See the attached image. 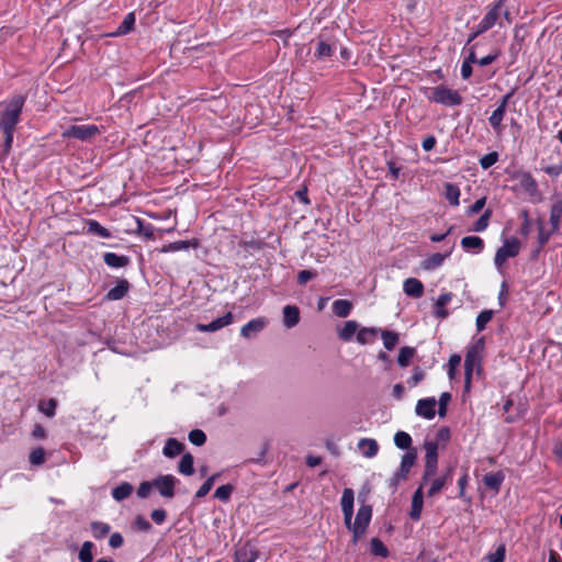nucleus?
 Instances as JSON below:
<instances>
[{"label": "nucleus", "mask_w": 562, "mask_h": 562, "mask_svg": "<svg viewBox=\"0 0 562 562\" xmlns=\"http://www.w3.org/2000/svg\"><path fill=\"white\" fill-rule=\"evenodd\" d=\"M153 482L154 487L158 490L162 497L171 498L175 496V486L178 480L173 475H159Z\"/></svg>", "instance_id": "nucleus-10"}, {"label": "nucleus", "mask_w": 562, "mask_h": 562, "mask_svg": "<svg viewBox=\"0 0 562 562\" xmlns=\"http://www.w3.org/2000/svg\"><path fill=\"white\" fill-rule=\"evenodd\" d=\"M424 448L426 451L424 481H427L429 477L434 476L437 471L438 441L426 440Z\"/></svg>", "instance_id": "nucleus-8"}, {"label": "nucleus", "mask_w": 562, "mask_h": 562, "mask_svg": "<svg viewBox=\"0 0 562 562\" xmlns=\"http://www.w3.org/2000/svg\"><path fill=\"white\" fill-rule=\"evenodd\" d=\"M461 246L464 250L479 254L484 247L483 239L477 236H465L461 239Z\"/></svg>", "instance_id": "nucleus-27"}, {"label": "nucleus", "mask_w": 562, "mask_h": 562, "mask_svg": "<svg viewBox=\"0 0 562 562\" xmlns=\"http://www.w3.org/2000/svg\"><path fill=\"white\" fill-rule=\"evenodd\" d=\"M544 172L552 177H559L562 173V164L561 165H553V166H547L543 168Z\"/></svg>", "instance_id": "nucleus-64"}, {"label": "nucleus", "mask_w": 562, "mask_h": 562, "mask_svg": "<svg viewBox=\"0 0 562 562\" xmlns=\"http://www.w3.org/2000/svg\"><path fill=\"white\" fill-rule=\"evenodd\" d=\"M450 439V430L446 427H442L438 430L436 440L438 441V446L440 443L445 445Z\"/></svg>", "instance_id": "nucleus-62"}, {"label": "nucleus", "mask_w": 562, "mask_h": 562, "mask_svg": "<svg viewBox=\"0 0 562 562\" xmlns=\"http://www.w3.org/2000/svg\"><path fill=\"white\" fill-rule=\"evenodd\" d=\"M505 114H506V111L503 110V108L502 109L496 108L492 112L491 116L488 117V122L496 134L503 133L504 126L502 123L504 121Z\"/></svg>", "instance_id": "nucleus-30"}, {"label": "nucleus", "mask_w": 562, "mask_h": 562, "mask_svg": "<svg viewBox=\"0 0 562 562\" xmlns=\"http://www.w3.org/2000/svg\"><path fill=\"white\" fill-rule=\"evenodd\" d=\"M425 378L424 372L419 368H415L412 376L407 380L409 386H416Z\"/></svg>", "instance_id": "nucleus-57"}, {"label": "nucleus", "mask_w": 562, "mask_h": 562, "mask_svg": "<svg viewBox=\"0 0 562 562\" xmlns=\"http://www.w3.org/2000/svg\"><path fill=\"white\" fill-rule=\"evenodd\" d=\"M283 325L286 328H293L300 322V310L295 305H285L283 307Z\"/></svg>", "instance_id": "nucleus-17"}, {"label": "nucleus", "mask_w": 562, "mask_h": 562, "mask_svg": "<svg viewBox=\"0 0 562 562\" xmlns=\"http://www.w3.org/2000/svg\"><path fill=\"white\" fill-rule=\"evenodd\" d=\"M190 247L196 248L198 241L196 240H178L173 241L167 245H164L159 251L160 252H173V251H180V250H187Z\"/></svg>", "instance_id": "nucleus-22"}, {"label": "nucleus", "mask_w": 562, "mask_h": 562, "mask_svg": "<svg viewBox=\"0 0 562 562\" xmlns=\"http://www.w3.org/2000/svg\"><path fill=\"white\" fill-rule=\"evenodd\" d=\"M134 24L135 14L133 12H130L125 15L124 20L119 25V27L113 33H111V36H122L130 33L133 30Z\"/></svg>", "instance_id": "nucleus-31"}, {"label": "nucleus", "mask_w": 562, "mask_h": 562, "mask_svg": "<svg viewBox=\"0 0 562 562\" xmlns=\"http://www.w3.org/2000/svg\"><path fill=\"white\" fill-rule=\"evenodd\" d=\"M445 196L451 205L458 206L460 201V189L453 183L445 184Z\"/></svg>", "instance_id": "nucleus-36"}, {"label": "nucleus", "mask_w": 562, "mask_h": 562, "mask_svg": "<svg viewBox=\"0 0 562 562\" xmlns=\"http://www.w3.org/2000/svg\"><path fill=\"white\" fill-rule=\"evenodd\" d=\"M514 180L516 181L514 190L522 194L529 202L539 203L542 201V193L530 172H517L514 175Z\"/></svg>", "instance_id": "nucleus-2"}, {"label": "nucleus", "mask_w": 562, "mask_h": 562, "mask_svg": "<svg viewBox=\"0 0 562 562\" xmlns=\"http://www.w3.org/2000/svg\"><path fill=\"white\" fill-rule=\"evenodd\" d=\"M86 226L89 234H93L102 238H109L111 236L110 232L95 220H87Z\"/></svg>", "instance_id": "nucleus-34"}, {"label": "nucleus", "mask_w": 562, "mask_h": 562, "mask_svg": "<svg viewBox=\"0 0 562 562\" xmlns=\"http://www.w3.org/2000/svg\"><path fill=\"white\" fill-rule=\"evenodd\" d=\"M505 546L499 544L495 552H491L486 555L488 562H504L505 559Z\"/></svg>", "instance_id": "nucleus-53"}, {"label": "nucleus", "mask_w": 562, "mask_h": 562, "mask_svg": "<svg viewBox=\"0 0 562 562\" xmlns=\"http://www.w3.org/2000/svg\"><path fill=\"white\" fill-rule=\"evenodd\" d=\"M359 324L356 321H347L342 327L338 328V337L344 341H350L358 334Z\"/></svg>", "instance_id": "nucleus-23"}, {"label": "nucleus", "mask_w": 562, "mask_h": 562, "mask_svg": "<svg viewBox=\"0 0 562 562\" xmlns=\"http://www.w3.org/2000/svg\"><path fill=\"white\" fill-rule=\"evenodd\" d=\"M268 322L265 317H257V318H254L251 321H249L248 323H246L241 328H240V335L246 338V339H250V338H254L256 337L260 331H262L265 329V327L267 326Z\"/></svg>", "instance_id": "nucleus-14"}, {"label": "nucleus", "mask_w": 562, "mask_h": 562, "mask_svg": "<svg viewBox=\"0 0 562 562\" xmlns=\"http://www.w3.org/2000/svg\"><path fill=\"white\" fill-rule=\"evenodd\" d=\"M502 18V1H495L487 5L486 13L476 25V34H483L486 31L491 30L497 23L502 25L499 22Z\"/></svg>", "instance_id": "nucleus-5"}, {"label": "nucleus", "mask_w": 562, "mask_h": 562, "mask_svg": "<svg viewBox=\"0 0 562 562\" xmlns=\"http://www.w3.org/2000/svg\"><path fill=\"white\" fill-rule=\"evenodd\" d=\"M150 517L157 525H161L166 520L167 513L165 509H154Z\"/></svg>", "instance_id": "nucleus-61"}, {"label": "nucleus", "mask_w": 562, "mask_h": 562, "mask_svg": "<svg viewBox=\"0 0 562 562\" xmlns=\"http://www.w3.org/2000/svg\"><path fill=\"white\" fill-rule=\"evenodd\" d=\"M417 454L414 450H408L402 457L400 470L392 477V484L396 485L398 482L406 480L412 467L416 461Z\"/></svg>", "instance_id": "nucleus-11"}, {"label": "nucleus", "mask_w": 562, "mask_h": 562, "mask_svg": "<svg viewBox=\"0 0 562 562\" xmlns=\"http://www.w3.org/2000/svg\"><path fill=\"white\" fill-rule=\"evenodd\" d=\"M370 549H371V552L376 555V557H382V558H385L387 557L389 554V550L387 548L384 546V543L378 539V538H373L370 542Z\"/></svg>", "instance_id": "nucleus-44"}, {"label": "nucleus", "mask_w": 562, "mask_h": 562, "mask_svg": "<svg viewBox=\"0 0 562 562\" xmlns=\"http://www.w3.org/2000/svg\"><path fill=\"white\" fill-rule=\"evenodd\" d=\"M427 99L431 102L446 106H456L462 103V97L460 93L447 88L446 86L430 88L429 93H427Z\"/></svg>", "instance_id": "nucleus-4"}, {"label": "nucleus", "mask_w": 562, "mask_h": 562, "mask_svg": "<svg viewBox=\"0 0 562 562\" xmlns=\"http://www.w3.org/2000/svg\"><path fill=\"white\" fill-rule=\"evenodd\" d=\"M135 527L140 531H149L151 528V525L144 516H136L134 520Z\"/></svg>", "instance_id": "nucleus-58"}, {"label": "nucleus", "mask_w": 562, "mask_h": 562, "mask_svg": "<svg viewBox=\"0 0 562 562\" xmlns=\"http://www.w3.org/2000/svg\"><path fill=\"white\" fill-rule=\"evenodd\" d=\"M91 530L95 539H102L111 531V527L109 524L105 522L92 521Z\"/></svg>", "instance_id": "nucleus-40"}, {"label": "nucleus", "mask_w": 562, "mask_h": 562, "mask_svg": "<svg viewBox=\"0 0 562 562\" xmlns=\"http://www.w3.org/2000/svg\"><path fill=\"white\" fill-rule=\"evenodd\" d=\"M503 481L504 474L502 472L488 473L483 477L485 486L496 492H498Z\"/></svg>", "instance_id": "nucleus-33"}, {"label": "nucleus", "mask_w": 562, "mask_h": 562, "mask_svg": "<svg viewBox=\"0 0 562 562\" xmlns=\"http://www.w3.org/2000/svg\"><path fill=\"white\" fill-rule=\"evenodd\" d=\"M498 160V154L496 151L488 153L480 158V165L483 169H488Z\"/></svg>", "instance_id": "nucleus-52"}, {"label": "nucleus", "mask_w": 562, "mask_h": 562, "mask_svg": "<svg viewBox=\"0 0 562 562\" xmlns=\"http://www.w3.org/2000/svg\"><path fill=\"white\" fill-rule=\"evenodd\" d=\"M491 216V211L486 210L483 215L475 222L474 224V231L475 232H483L488 226V221Z\"/></svg>", "instance_id": "nucleus-55"}, {"label": "nucleus", "mask_w": 562, "mask_h": 562, "mask_svg": "<svg viewBox=\"0 0 562 562\" xmlns=\"http://www.w3.org/2000/svg\"><path fill=\"white\" fill-rule=\"evenodd\" d=\"M357 449L364 458L370 459L378 454L379 445L375 439L361 438L357 443Z\"/></svg>", "instance_id": "nucleus-16"}, {"label": "nucleus", "mask_w": 562, "mask_h": 562, "mask_svg": "<svg viewBox=\"0 0 562 562\" xmlns=\"http://www.w3.org/2000/svg\"><path fill=\"white\" fill-rule=\"evenodd\" d=\"M493 312L492 311H483L476 317V328L479 331H482L486 324L492 319Z\"/></svg>", "instance_id": "nucleus-49"}, {"label": "nucleus", "mask_w": 562, "mask_h": 562, "mask_svg": "<svg viewBox=\"0 0 562 562\" xmlns=\"http://www.w3.org/2000/svg\"><path fill=\"white\" fill-rule=\"evenodd\" d=\"M394 443L400 449H409L412 446V437L405 431H397L394 436Z\"/></svg>", "instance_id": "nucleus-42"}, {"label": "nucleus", "mask_w": 562, "mask_h": 562, "mask_svg": "<svg viewBox=\"0 0 562 562\" xmlns=\"http://www.w3.org/2000/svg\"><path fill=\"white\" fill-rule=\"evenodd\" d=\"M189 440L194 446H202L206 441V436L202 430L194 429L189 432Z\"/></svg>", "instance_id": "nucleus-48"}, {"label": "nucleus", "mask_w": 562, "mask_h": 562, "mask_svg": "<svg viewBox=\"0 0 562 562\" xmlns=\"http://www.w3.org/2000/svg\"><path fill=\"white\" fill-rule=\"evenodd\" d=\"M178 470L183 475H192L194 473L193 457L190 453L182 456Z\"/></svg>", "instance_id": "nucleus-38"}, {"label": "nucleus", "mask_w": 562, "mask_h": 562, "mask_svg": "<svg viewBox=\"0 0 562 562\" xmlns=\"http://www.w3.org/2000/svg\"><path fill=\"white\" fill-rule=\"evenodd\" d=\"M403 290L406 295L417 299L423 295L424 285L418 279L408 278L404 281Z\"/></svg>", "instance_id": "nucleus-18"}, {"label": "nucleus", "mask_w": 562, "mask_h": 562, "mask_svg": "<svg viewBox=\"0 0 562 562\" xmlns=\"http://www.w3.org/2000/svg\"><path fill=\"white\" fill-rule=\"evenodd\" d=\"M423 504H424L423 486H419L415 491V493L413 495V499H412V508L409 512V516L412 519L419 520L420 515H422Z\"/></svg>", "instance_id": "nucleus-19"}, {"label": "nucleus", "mask_w": 562, "mask_h": 562, "mask_svg": "<svg viewBox=\"0 0 562 562\" xmlns=\"http://www.w3.org/2000/svg\"><path fill=\"white\" fill-rule=\"evenodd\" d=\"M24 105V98L13 97L7 104L0 119V133L4 134L3 155L7 156L13 144V133L20 121V115Z\"/></svg>", "instance_id": "nucleus-1"}, {"label": "nucleus", "mask_w": 562, "mask_h": 562, "mask_svg": "<svg viewBox=\"0 0 562 562\" xmlns=\"http://www.w3.org/2000/svg\"><path fill=\"white\" fill-rule=\"evenodd\" d=\"M56 406V400L50 398L47 402H41L38 405V409L47 417H53L55 415Z\"/></svg>", "instance_id": "nucleus-46"}, {"label": "nucleus", "mask_w": 562, "mask_h": 562, "mask_svg": "<svg viewBox=\"0 0 562 562\" xmlns=\"http://www.w3.org/2000/svg\"><path fill=\"white\" fill-rule=\"evenodd\" d=\"M520 250V243L517 238L507 239L496 251L494 263L501 268L509 258L516 257Z\"/></svg>", "instance_id": "nucleus-9"}, {"label": "nucleus", "mask_w": 562, "mask_h": 562, "mask_svg": "<svg viewBox=\"0 0 562 562\" xmlns=\"http://www.w3.org/2000/svg\"><path fill=\"white\" fill-rule=\"evenodd\" d=\"M484 350V339L480 338L468 347L464 369H465V386L469 387L474 371L479 372L481 367L482 355Z\"/></svg>", "instance_id": "nucleus-3"}, {"label": "nucleus", "mask_w": 562, "mask_h": 562, "mask_svg": "<svg viewBox=\"0 0 562 562\" xmlns=\"http://www.w3.org/2000/svg\"><path fill=\"white\" fill-rule=\"evenodd\" d=\"M184 446L176 438H169L162 449V453L167 458H175L182 453Z\"/></svg>", "instance_id": "nucleus-24"}, {"label": "nucleus", "mask_w": 562, "mask_h": 562, "mask_svg": "<svg viewBox=\"0 0 562 562\" xmlns=\"http://www.w3.org/2000/svg\"><path fill=\"white\" fill-rule=\"evenodd\" d=\"M381 338L383 340V345L387 350H392L398 342V335L396 333H393L391 330H381Z\"/></svg>", "instance_id": "nucleus-39"}, {"label": "nucleus", "mask_w": 562, "mask_h": 562, "mask_svg": "<svg viewBox=\"0 0 562 562\" xmlns=\"http://www.w3.org/2000/svg\"><path fill=\"white\" fill-rule=\"evenodd\" d=\"M334 49L331 45L327 44L324 41H319L317 44V48L315 52V55L318 58L329 57L333 54Z\"/></svg>", "instance_id": "nucleus-51"}, {"label": "nucleus", "mask_w": 562, "mask_h": 562, "mask_svg": "<svg viewBox=\"0 0 562 562\" xmlns=\"http://www.w3.org/2000/svg\"><path fill=\"white\" fill-rule=\"evenodd\" d=\"M316 276H317V273L315 271L302 270L297 274V282L300 284H305L307 281H310L311 279L315 278Z\"/></svg>", "instance_id": "nucleus-59"}, {"label": "nucleus", "mask_w": 562, "mask_h": 562, "mask_svg": "<svg viewBox=\"0 0 562 562\" xmlns=\"http://www.w3.org/2000/svg\"><path fill=\"white\" fill-rule=\"evenodd\" d=\"M217 479V474H213L211 475L202 485L201 487L196 491L195 493V496L198 498H202L204 496H206L209 494V492L211 491V488L213 487L214 483H215V480Z\"/></svg>", "instance_id": "nucleus-45"}, {"label": "nucleus", "mask_w": 562, "mask_h": 562, "mask_svg": "<svg viewBox=\"0 0 562 562\" xmlns=\"http://www.w3.org/2000/svg\"><path fill=\"white\" fill-rule=\"evenodd\" d=\"M485 203H486V198H481V199L476 200L474 202V204L468 209V212H467L468 215L479 213L485 206Z\"/></svg>", "instance_id": "nucleus-63"}, {"label": "nucleus", "mask_w": 562, "mask_h": 562, "mask_svg": "<svg viewBox=\"0 0 562 562\" xmlns=\"http://www.w3.org/2000/svg\"><path fill=\"white\" fill-rule=\"evenodd\" d=\"M562 218V201H557L552 204L550 210V223L552 231H557Z\"/></svg>", "instance_id": "nucleus-35"}, {"label": "nucleus", "mask_w": 562, "mask_h": 562, "mask_svg": "<svg viewBox=\"0 0 562 562\" xmlns=\"http://www.w3.org/2000/svg\"><path fill=\"white\" fill-rule=\"evenodd\" d=\"M94 548V544L91 541H85L80 548L78 559L80 562H92L93 561V554L92 550Z\"/></svg>", "instance_id": "nucleus-41"}, {"label": "nucleus", "mask_w": 562, "mask_h": 562, "mask_svg": "<svg viewBox=\"0 0 562 562\" xmlns=\"http://www.w3.org/2000/svg\"><path fill=\"white\" fill-rule=\"evenodd\" d=\"M132 492L133 485L127 482H124L116 486L115 488H113L112 496L115 501L121 502L127 498L132 494Z\"/></svg>", "instance_id": "nucleus-37"}, {"label": "nucleus", "mask_w": 562, "mask_h": 562, "mask_svg": "<svg viewBox=\"0 0 562 562\" xmlns=\"http://www.w3.org/2000/svg\"><path fill=\"white\" fill-rule=\"evenodd\" d=\"M234 322V315L232 312H227L225 315L212 321L209 324H198L196 329L201 333H213L217 331Z\"/></svg>", "instance_id": "nucleus-12"}, {"label": "nucleus", "mask_w": 562, "mask_h": 562, "mask_svg": "<svg viewBox=\"0 0 562 562\" xmlns=\"http://www.w3.org/2000/svg\"><path fill=\"white\" fill-rule=\"evenodd\" d=\"M128 288H130V284L126 280H121L119 281V283L112 288L108 293H106V300L109 301H117V300H121L125 296V294L127 293L128 291Z\"/></svg>", "instance_id": "nucleus-28"}, {"label": "nucleus", "mask_w": 562, "mask_h": 562, "mask_svg": "<svg viewBox=\"0 0 562 562\" xmlns=\"http://www.w3.org/2000/svg\"><path fill=\"white\" fill-rule=\"evenodd\" d=\"M379 333L380 329L376 327H359L357 341L361 345L372 344L376 339Z\"/></svg>", "instance_id": "nucleus-20"}, {"label": "nucleus", "mask_w": 562, "mask_h": 562, "mask_svg": "<svg viewBox=\"0 0 562 562\" xmlns=\"http://www.w3.org/2000/svg\"><path fill=\"white\" fill-rule=\"evenodd\" d=\"M233 486L229 484L221 485L216 488L214 496L223 502H227L232 495Z\"/></svg>", "instance_id": "nucleus-47"}, {"label": "nucleus", "mask_w": 562, "mask_h": 562, "mask_svg": "<svg viewBox=\"0 0 562 562\" xmlns=\"http://www.w3.org/2000/svg\"><path fill=\"white\" fill-rule=\"evenodd\" d=\"M451 300H452V293L447 292V293L439 295V297L437 299V301L435 303V312H434V314L437 318L443 319L449 315V313L445 308V306L447 304H449Z\"/></svg>", "instance_id": "nucleus-21"}, {"label": "nucleus", "mask_w": 562, "mask_h": 562, "mask_svg": "<svg viewBox=\"0 0 562 562\" xmlns=\"http://www.w3.org/2000/svg\"><path fill=\"white\" fill-rule=\"evenodd\" d=\"M104 262L111 268H123L128 265L130 259L115 252H105L103 255Z\"/></svg>", "instance_id": "nucleus-29"}, {"label": "nucleus", "mask_w": 562, "mask_h": 562, "mask_svg": "<svg viewBox=\"0 0 562 562\" xmlns=\"http://www.w3.org/2000/svg\"><path fill=\"white\" fill-rule=\"evenodd\" d=\"M445 483H446V476L435 479L427 492V495L429 497L435 496L437 493H439L442 490Z\"/></svg>", "instance_id": "nucleus-54"}, {"label": "nucleus", "mask_w": 562, "mask_h": 562, "mask_svg": "<svg viewBox=\"0 0 562 562\" xmlns=\"http://www.w3.org/2000/svg\"><path fill=\"white\" fill-rule=\"evenodd\" d=\"M353 491L351 488H345L341 496V510L344 513V520L347 528H351V519L353 515Z\"/></svg>", "instance_id": "nucleus-13"}, {"label": "nucleus", "mask_w": 562, "mask_h": 562, "mask_svg": "<svg viewBox=\"0 0 562 562\" xmlns=\"http://www.w3.org/2000/svg\"><path fill=\"white\" fill-rule=\"evenodd\" d=\"M154 488V482L145 481L142 482L137 488V496L140 498H146L149 496L151 490Z\"/></svg>", "instance_id": "nucleus-56"}, {"label": "nucleus", "mask_w": 562, "mask_h": 562, "mask_svg": "<svg viewBox=\"0 0 562 562\" xmlns=\"http://www.w3.org/2000/svg\"><path fill=\"white\" fill-rule=\"evenodd\" d=\"M451 400V395L447 392L442 393L439 397V415L442 417L446 415V406Z\"/></svg>", "instance_id": "nucleus-60"}, {"label": "nucleus", "mask_w": 562, "mask_h": 562, "mask_svg": "<svg viewBox=\"0 0 562 562\" xmlns=\"http://www.w3.org/2000/svg\"><path fill=\"white\" fill-rule=\"evenodd\" d=\"M352 310V303L348 300L338 299L333 303V311L338 317H347Z\"/></svg>", "instance_id": "nucleus-32"}, {"label": "nucleus", "mask_w": 562, "mask_h": 562, "mask_svg": "<svg viewBox=\"0 0 562 562\" xmlns=\"http://www.w3.org/2000/svg\"><path fill=\"white\" fill-rule=\"evenodd\" d=\"M258 558V552L249 547L244 546L235 553V562H255Z\"/></svg>", "instance_id": "nucleus-26"}, {"label": "nucleus", "mask_w": 562, "mask_h": 562, "mask_svg": "<svg viewBox=\"0 0 562 562\" xmlns=\"http://www.w3.org/2000/svg\"><path fill=\"white\" fill-rule=\"evenodd\" d=\"M452 250H449L448 252L446 254H432L431 256H429L427 259H425L422 263L423 268L425 270H434L438 267H440L443 261L446 260L447 257L450 256Z\"/></svg>", "instance_id": "nucleus-25"}, {"label": "nucleus", "mask_w": 562, "mask_h": 562, "mask_svg": "<svg viewBox=\"0 0 562 562\" xmlns=\"http://www.w3.org/2000/svg\"><path fill=\"white\" fill-rule=\"evenodd\" d=\"M372 508L369 505H362L358 509L355 521L351 520V528H348L353 533V541L356 542L364 532L371 520Z\"/></svg>", "instance_id": "nucleus-6"}, {"label": "nucleus", "mask_w": 562, "mask_h": 562, "mask_svg": "<svg viewBox=\"0 0 562 562\" xmlns=\"http://www.w3.org/2000/svg\"><path fill=\"white\" fill-rule=\"evenodd\" d=\"M437 402L434 397L419 400L416 404L415 412L418 416L426 419H432L436 415Z\"/></svg>", "instance_id": "nucleus-15"}, {"label": "nucleus", "mask_w": 562, "mask_h": 562, "mask_svg": "<svg viewBox=\"0 0 562 562\" xmlns=\"http://www.w3.org/2000/svg\"><path fill=\"white\" fill-rule=\"evenodd\" d=\"M415 355V349L412 347L401 348L397 357V363L401 367H407Z\"/></svg>", "instance_id": "nucleus-43"}, {"label": "nucleus", "mask_w": 562, "mask_h": 562, "mask_svg": "<svg viewBox=\"0 0 562 562\" xmlns=\"http://www.w3.org/2000/svg\"><path fill=\"white\" fill-rule=\"evenodd\" d=\"M100 132L99 126L94 124L72 125L63 132V137L86 142L99 135Z\"/></svg>", "instance_id": "nucleus-7"}, {"label": "nucleus", "mask_w": 562, "mask_h": 562, "mask_svg": "<svg viewBox=\"0 0 562 562\" xmlns=\"http://www.w3.org/2000/svg\"><path fill=\"white\" fill-rule=\"evenodd\" d=\"M30 462L33 465H41L45 462V450L43 448H36L30 453Z\"/></svg>", "instance_id": "nucleus-50"}]
</instances>
